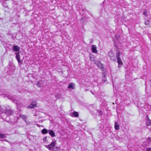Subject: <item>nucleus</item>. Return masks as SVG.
Returning <instances> with one entry per match:
<instances>
[{
  "instance_id": "1",
  "label": "nucleus",
  "mask_w": 151,
  "mask_h": 151,
  "mask_svg": "<svg viewBox=\"0 0 151 151\" xmlns=\"http://www.w3.org/2000/svg\"><path fill=\"white\" fill-rule=\"evenodd\" d=\"M120 52L118 50H117L116 53V57L117 60V62L119 65H121L123 64L122 61L120 58Z\"/></svg>"
},
{
  "instance_id": "2",
  "label": "nucleus",
  "mask_w": 151,
  "mask_h": 151,
  "mask_svg": "<svg viewBox=\"0 0 151 151\" xmlns=\"http://www.w3.org/2000/svg\"><path fill=\"white\" fill-rule=\"evenodd\" d=\"M55 143L56 142H52L50 144L48 145H45V147L49 150H53V149L55 147Z\"/></svg>"
},
{
  "instance_id": "3",
  "label": "nucleus",
  "mask_w": 151,
  "mask_h": 151,
  "mask_svg": "<svg viewBox=\"0 0 151 151\" xmlns=\"http://www.w3.org/2000/svg\"><path fill=\"white\" fill-rule=\"evenodd\" d=\"M37 103L36 102L33 101L31 104L29 106H27L28 108L32 109L34 108L37 106Z\"/></svg>"
},
{
  "instance_id": "4",
  "label": "nucleus",
  "mask_w": 151,
  "mask_h": 151,
  "mask_svg": "<svg viewBox=\"0 0 151 151\" xmlns=\"http://www.w3.org/2000/svg\"><path fill=\"white\" fill-rule=\"evenodd\" d=\"M96 64L98 67L102 70L104 71V65L101 63L98 62L97 63L96 62Z\"/></svg>"
},
{
  "instance_id": "5",
  "label": "nucleus",
  "mask_w": 151,
  "mask_h": 151,
  "mask_svg": "<svg viewBox=\"0 0 151 151\" xmlns=\"http://www.w3.org/2000/svg\"><path fill=\"white\" fill-rule=\"evenodd\" d=\"M16 55V58L18 62L19 63H22V60H20V55L19 52L15 53Z\"/></svg>"
},
{
  "instance_id": "6",
  "label": "nucleus",
  "mask_w": 151,
  "mask_h": 151,
  "mask_svg": "<svg viewBox=\"0 0 151 151\" xmlns=\"http://www.w3.org/2000/svg\"><path fill=\"white\" fill-rule=\"evenodd\" d=\"M146 123L147 126H151V120H150L148 115H147L146 116Z\"/></svg>"
},
{
  "instance_id": "7",
  "label": "nucleus",
  "mask_w": 151,
  "mask_h": 151,
  "mask_svg": "<svg viewBox=\"0 0 151 151\" xmlns=\"http://www.w3.org/2000/svg\"><path fill=\"white\" fill-rule=\"evenodd\" d=\"M13 113V111H12L11 109H7L5 113L7 115H12Z\"/></svg>"
},
{
  "instance_id": "8",
  "label": "nucleus",
  "mask_w": 151,
  "mask_h": 151,
  "mask_svg": "<svg viewBox=\"0 0 151 151\" xmlns=\"http://www.w3.org/2000/svg\"><path fill=\"white\" fill-rule=\"evenodd\" d=\"M103 73V77L102 78V81L104 82H105L106 81V75L104 72Z\"/></svg>"
},
{
  "instance_id": "9",
  "label": "nucleus",
  "mask_w": 151,
  "mask_h": 151,
  "mask_svg": "<svg viewBox=\"0 0 151 151\" xmlns=\"http://www.w3.org/2000/svg\"><path fill=\"white\" fill-rule=\"evenodd\" d=\"M48 131L49 134L52 137H54L55 136V133L53 131L51 130H49Z\"/></svg>"
},
{
  "instance_id": "10",
  "label": "nucleus",
  "mask_w": 151,
  "mask_h": 151,
  "mask_svg": "<svg viewBox=\"0 0 151 151\" xmlns=\"http://www.w3.org/2000/svg\"><path fill=\"white\" fill-rule=\"evenodd\" d=\"M13 50L15 51H19L20 49V48L18 45L14 46L13 47Z\"/></svg>"
},
{
  "instance_id": "11",
  "label": "nucleus",
  "mask_w": 151,
  "mask_h": 151,
  "mask_svg": "<svg viewBox=\"0 0 151 151\" xmlns=\"http://www.w3.org/2000/svg\"><path fill=\"white\" fill-rule=\"evenodd\" d=\"M7 109L4 107H2L0 108V111L2 113H6Z\"/></svg>"
},
{
  "instance_id": "12",
  "label": "nucleus",
  "mask_w": 151,
  "mask_h": 151,
  "mask_svg": "<svg viewBox=\"0 0 151 151\" xmlns=\"http://www.w3.org/2000/svg\"><path fill=\"white\" fill-rule=\"evenodd\" d=\"M55 96L57 99H59L61 97L62 95L60 93H58L55 95Z\"/></svg>"
},
{
  "instance_id": "13",
  "label": "nucleus",
  "mask_w": 151,
  "mask_h": 151,
  "mask_svg": "<svg viewBox=\"0 0 151 151\" xmlns=\"http://www.w3.org/2000/svg\"><path fill=\"white\" fill-rule=\"evenodd\" d=\"M114 128L116 130H118L119 128V125L116 122L115 123Z\"/></svg>"
},
{
  "instance_id": "14",
  "label": "nucleus",
  "mask_w": 151,
  "mask_h": 151,
  "mask_svg": "<svg viewBox=\"0 0 151 151\" xmlns=\"http://www.w3.org/2000/svg\"><path fill=\"white\" fill-rule=\"evenodd\" d=\"M20 117L25 122H26V119H27V117L25 115H21Z\"/></svg>"
},
{
  "instance_id": "15",
  "label": "nucleus",
  "mask_w": 151,
  "mask_h": 151,
  "mask_svg": "<svg viewBox=\"0 0 151 151\" xmlns=\"http://www.w3.org/2000/svg\"><path fill=\"white\" fill-rule=\"evenodd\" d=\"M74 84L73 83H71L70 84L68 87V88H71L72 89H74V87H73Z\"/></svg>"
},
{
  "instance_id": "16",
  "label": "nucleus",
  "mask_w": 151,
  "mask_h": 151,
  "mask_svg": "<svg viewBox=\"0 0 151 151\" xmlns=\"http://www.w3.org/2000/svg\"><path fill=\"white\" fill-rule=\"evenodd\" d=\"M146 142L148 144H151V138L150 137H149L147 138L146 139Z\"/></svg>"
},
{
  "instance_id": "17",
  "label": "nucleus",
  "mask_w": 151,
  "mask_h": 151,
  "mask_svg": "<svg viewBox=\"0 0 151 151\" xmlns=\"http://www.w3.org/2000/svg\"><path fill=\"white\" fill-rule=\"evenodd\" d=\"M48 130L45 129H43L42 131V132L43 134H46L47 133Z\"/></svg>"
},
{
  "instance_id": "18",
  "label": "nucleus",
  "mask_w": 151,
  "mask_h": 151,
  "mask_svg": "<svg viewBox=\"0 0 151 151\" xmlns=\"http://www.w3.org/2000/svg\"><path fill=\"white\" fill-rule=\"evenodd\" d=\"M52 151H61V150L58 147H55L53 149Z\"/></svg>"
},
{
  "instance_id": "19",
  "label": "nucleus",
  "mask_w": 151,
  "mask_h": 151,
  "mask_svg": "<svg viewBox=\"0 0 151 151\" xmlns=\"http://www.w3.org/2000/svg\"><path fill=\"white\" fill-rule=\"evenodd\" d=\"M90 58L91 60V61H94V57L93 55L92 54H90Z\"/></svg>"
},
{
  "instance_id": "20",
  "label": "nucleus",
  "mask_w": 151,
  "mask_h": 151,
  "mask_svg": "<svg viewBox=\"0 0 151 151\" xmlns=\"http://www.w3.org/2000/svg\"><path fill=\"white\" fill-rule=\"evenodd\" d=\"M108 54H109V56L110 57L111 59H112V57H113L112 55H113L112 52H110Z\"/></svg>"
},
{
  "instance_id": "21",
  "label": "nucleus",
  "mask_w": 151,
  "mask_h": 151,
  "mask_svg": "<svg viewBox=\"0 0 151 151\" xmlns=\"http://www.w3.org/2000/svg\"><path fill=\"white\" fill-rule=\"evenodd\" d=\"M73 115L76 117H78V114L77 112L74 111L73 112Z\"/></svg>"
},
{
  "instance_id": "22",
  "label": "nucleus",
  "mask_w": 151,
  "mask_h": 151,
  "mask_svg": "<svg viewBox=\"0 0 151 151\" xmlns=\"http://www.w3.org/2000/svg\"><path fill=\"white\" fill-rule=\"evenodd\" d=\"M5 137V134H1L0 135V138H4Z\"/></svg>"
},
{
  "instance_id": "23",
  "label": "nucleus",
  "mask_w": 151,
  "mask_h": 151,
  "mask_svg": "<svg viewBox=\"0 0 151 151\" xmlns=\"http://www.w3.org/2000/svg\"><path fill=\"white\" fill-rule=\"evenodd\" d=\"M36 84L38 87H41V84L40 82H37Z\"/></svg>"
},
{
  "instance_id": "24",
  "label": "nucleus",
  "mask_w": 151,
  "mask_h": 151,
  "mask_svg": "<svg viewBox=\"0 0 151 151\" xmlns=\"http://www.w3.org/2000/svg\"><path fill=\"white\" fill-rule=\"evenodd\" d=\"M92 52L93 53H94V45H93L92 46Z\"/></svg>"
},
{
  "instance_id": "25",
  "label": "nucleus",
  "mask_w": 151,
  "mask_h": 151,
  "mask_svg": "<svg viewBox=\"0 0 151 151\" xmlns=\"http://www.w3.org/2000/svg\"><path fill=\"white\" fill-rule=\"evenodd\" d=\"M97 112H98L99 113V114L100 115H101L102 114V111L100 110H97Z\"/></svg>"
},
{
  "instance_id": "26",
  "label": "nucleus",
  "mask_w": 151,
  "mask_h": 151,
  "mask_svg": "<svg viewBox=\"0 0 151 151\" xmlns=\"http://www.w3.org/2000/svg\"><path fill=\"white\" fill-rule=\"evenodd\" d=\"M145 23L146 25H148L149 24V20L145 21Z\"/></svg>"
},
{
  "instance_id": "27",
  "label": "nucleus",
  "mask_w": 151,
  "mask_h": 151,
  "mask_svg": "<svg viewBox=\"0 0 151 151\" xmlns=\"http://www.w3.org/2000/svg\"><path fill=\"white\" fill-rule=\"evenodd\" d=\"M43 140L45 142H47V137H45L43 139Z\"/></svg>"
},
{
  "instance_id": "28",
  "label": "nucleus",
  "mask_w": 151,
  "mask_h": 151,
  "mask_svg": "<svg viewBox=\"0 0 151 151\" xmlns=\"http://www.w3.org/2000/svg\"><path fill=\"white\" fill-rule=\"evenodd\" d=\"M143 14L146 16H147V12L146 11H145L143 12Z\"/></svg>"
},
{
  "instance_id": "29",
  "label": "nucleus",
  "mask_w": 151,
  "mask_h": 151,
  "mask_svg": "<svg viewBox=\"0 0 151 151\" xmlns=\"http://www.w3.org/2000/svg\"><path fill=\"white\" fill-rule=\"evenodd\" d=\"M146 151H151V148H147Z\"/></svg>"
},
{
  "instance_id": "30",
  "label": "nucleus",
  "mask_w": 151,
  "mask_h": 151,
  "mask_svg": "<svg viewBox=\"0 0 151 151\" xmlns=\"http://www.w3.org/2000/svg\"><path fill=\"white\" fill-rule=\"evenodd\" d=\"M97 53V50L96 49V47H95V53Z\"/></svg>"
},
{
  "instance_id": "31",
  "label": "nucleus",
  "mask_w": 151,
  "mask_h": 151,
  "mask_svg": "<svg viewBox=\"0 0 151 151\" xmlns=\"http://www.w3.org/2000/svg\"><path fill=\"white\" fill-rule=\"evenodd\" d=\"M93 41H91L90 43H92L93 42Z\"/></svg>"
},
{
  "instance_id": "32",
  "label": "nucleus",
  "mask_w": 151,
  "mask_h": 151,
  "mask_svg": "<svg viewBox=\"0 0 151 151\" xmlns=\"http://www.w3.org/2000/svg\"><path fill=\"white\" fill-rule=\"evenodd\" d=\"M91 93L93 94V93L92 92H91Z\"/></svg>"
}]
</instances>
